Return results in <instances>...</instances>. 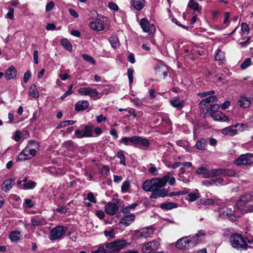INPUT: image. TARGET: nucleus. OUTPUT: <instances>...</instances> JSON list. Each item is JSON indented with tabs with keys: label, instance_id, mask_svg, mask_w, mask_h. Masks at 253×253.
<instances>
[{
	"label": "nucleus",
	"instance_id": "obj_1",
	"mask_svg": "<svg viewBox=\"0 0 253 253\" xmlns=\"http://www.w3.org/2000/svg\"><path fill=\"white\" fill-rule=\"evenodd\" d=\"M170 173L168 172L167 175L161 178H153L151 180H146L142 184V189L147 192L151 191L156 189L157 188L164 187L169 179Z\"/></svg>",
	"mask_w": 253,
	"mask_h": 253
},
{
	"label": "nucleus",
	"instance_id": "obj_2",
	"mask_svg": "<svg viewBox=\"0 0 253 253\" xmlns=\"http://www.w3.org/2000/svg\"><path fill=\"white\" fill-rule=\"evenodd\" d=\"M198 243V239L189 236L178 239L176 243V247L180 250L185 251L193 248Z\"/></svg>",
	"mask_w": 253,
	"mask_h": 253
},
{
	"label": "nucleus",
	"instance_id": "obj_3",
	"mask_svg": "<svg viewBox=\"0 0 253 253\" xmlns=\"http://www.w3.org/2000/svg\"><path fill=\"white\" fill-rule=\"evenodd\" d=\"M251 200V196L249 194L242 195L236 203V210L242 213L253 212V206L248 204Z\"/></svg>",
	"mask_w": 253,
	"mask_h": 253
},
{
	"label": "nucleus",
	"instance_id": "obj_4",
	"mask_svg": "<svg viewBox=\"0 0 253 253\" xmlns=\"http://www.w3.org/2000/svg\"><path fill=\"white\" fill-rule=\"evenodd\" d=\"M130 245V243L126 240H116L105 245L106 251L107 253H119L125 247Z\"/></svg>",
	"mask_w": 253,
	"mask_h": 253
},
{
	"label": "nucleus",
	"instance_id": "obj_5",
	"mask_svg": "<svg viewBox=\"0 0 253 253\" xmlns=\"http://www.w3.org/2000/svg\"><path fill=\"white\" fill-rule=\"evenodd\" d=\"M120 143L125 145H129L131 144L134 145H140L143 146L148 147L150 143L149 140L139 136H133L132 137H124L120 141Z\"/></svg>",
	"mask_w": 253,
	"mask_h": 253
},
{
	"label": "nucleus",
	"instance_id": "obj_6",
	"mask_svg": "<svg viewBox=\"0 0 253 253\" xmlns=\"http://www.w3.org/2000/svg\"><path fill=\"white\" fill-rule=\"evenodd\" d=\"M230 242L233 248L238 250H247L249 246L243 237L238 234H233L230 238Z\"/></svg>",
	"mask_w": 253,
	"mask_h": 253
},
{
	"label": "nucleus",
	"instance_id": "obj_7",
	"mask_svg": "<svg viewBox=\"0 0 253 253\" xmlns=\"http://www.w3.org/2000/svg\"><path fill=\"white\" fill-rule=\"evenodd\" d=\"M219 210V216L222 218L229 219L230 220H235L236 215L233 213V211L231 208L225 207L224 204L220 202Z\"/></svg>",
	"mask_w": 253,
	"mask_h": 253
},
{
	"label": "nucleus",
	"instance_id": "obj_8",
	"mask_svg": "<svg viewBox=\"0 0 253 253\" xmlns=\"http://www.w3.org/2000/svg\"><path fill=\"white\" fill-rule=\"evenodd\" d=\"M78 92L81 95L89 96L94 100L101 97V94L97 90L90 87L80 88L78 90Z\"/></svg>",
	"mask_w": 253,
	"mask_h": 253
},
{
	"label": "nucleus",
	"instance_id": "obj_9",
	"mask_svg": "<svg viewBox=\"0 0 253 253\" xmlns=\"http://www.w3.org/2000/svg\"><path fill=\"white\" fill-rule=\"evenodd\" d=\"M234 164L237 166H251L253 164V154L251 153L242 154L237 158Z\"/></svg>",
	"mask_w": 253,
	"mask_h": 253
},
{
	"label": "nucleus",
	"instance_id": "obj_10",
	"mask_svg": "<svg viewBox=\"0 0 253 253\" xmlns=\"http://www.w3.org/2000/svg\"><path fill=\"white\" fill-rule=\"evenodd\" d=\"M67 228L63 226H58L51 229L49 239L51 241L60 238L66 232Z\"/></svg>",
	"mask_w": 253,
	"mask_h": 253
},
{
	"label": "nucleus",
	"instance_id": "obj_11",
	"mask_svg": "<svg viewBox=\"0 0 253 253\" xmlns=\"http://www.w3.org/2000/svg\"><path fill=\"white\" fill-rule=\"evenodd\" d=\"M154 232V228L152 226H149L135 231L134 236L137 239L140 238H147L153 234Z\"/></svg>",
	"mask_w": 253,
	"mask_h": 253
},
{
	"label": "nucleus",
	"instance_id": "obj_12",
	"mask_svg": "<svg viewBox=\"0 0 253 253\" xmlns=\"http://www.w3.org/2000/svg\"><path fill=\"white\" fill-rule=\"evenodd\" d=\"M160 243L158 241L153 240L143 245L142 251L143 253H150L153 251L158 249Z\"/></svg>",
	"mask_w": 253,
	"mask_h": 253
},
{
	"label": "nucleus",
	"instance_id": "obj_13",
	"mask_svg": "<svg viewBox=\"0 0 253 253\" xmlns=\"http://www.w3.org/2000/svg\"><path fill=\"white\" fill-rule=\"evenodd\" d=\"M92 133V127L90 126H86L84 129H77L75 131V137L78 138L83 137H91Z\"/></svg>",
	"mask_w": 253,
	"mask_h": 253
},
{
	"label": "nucleus",
	"instance_id": "obj_14",
	"mask_svg": "<svg viewBox=\"0 0 253 253\" xmlns=\"http://www.w3.org/2000/svg\"><path fill=\"white\" fill-rule=\"evenodd\" d=\"M119 209V206L117 203L115 202H108L104 207V210L107 214L109 215H114L116 214Z\"/></svg>",
	"mask_w": 253,
	"mask_h": 253
},
{
	"label": "nucleus",
	"instance_id": "obj_15",
	"mask_svg": "<svg viewBox=\"0 0 253 253\" xmlns=\"http://www.w3.org/2000/svg\"><path fill=\"white\" fill-rule=\"evenodd\" d=\"M140 25L143 31L146 33L154 32L156 30L155 26L153 24L150 25L145 18L140 20Z\"/></svg>",
	"mask_w": 253,
	"mask_h": 253
},
{
	"label": "nucleus",
	"instance_id": "obj_16",
	"mask_svg": "<svg viewBox=\"0 0 253 253\" xmlns=\"http://www.w3.org/2000/svg\"><path fill=\"white\" fill-rule=\"evenodd\" d=\"M240 125L239 124H237L235 125L227 126L222 130V133L224 135L233 136L237 134L238 130L237 127Z\"/></svg>",
	"mask_w": 253,
	"mask_h": 253
},
{
	"label": "nucleus",
	"instance_id": "obj_17",
	"mask_svg": "<svg viewBox=\"0 0 253 253\" xmlns=\"http://www.w3.org/2000/svg\"><path fill=\"white\" fill-rule=\"evenodd\" d=\"M210 178L214 176H217L221 175L232 176V175L229 173V172L224 169H214L210 170Z\"/></svg>",
	"mask_w": 253,
	"mask_h": 253
},
{
	"label": "nucleus",
	"instance_id": "obj_18",
	"mask_svg": "<svg viewBox=\"0 0 253 253\" xmlns=\"http://www.w3.org/2000/svg\"><path fill=\"white\" fill-rule=\"evenodd\" d=\"M238 103L240 107L244 108H247L251 105L252 100L250 97H248L245 95H242L240 97Z\"/></svg>",
	"mask_w": 253,
	"mask_h": 253
},
{
	"label": "nucleus",
	"instance_id": "obj_19",
	"mask_svg": "<svg viewBox=\"0 0 253 253\" xmlns=\"http://www.w3.org/2000/svg\"><path fill=\"white\" fill-rule=\"evenodd\" d=\"M162 188H157L156 189L152 190V193L150 198L156 199L159 197H164L167 194V191L165 189Z\"/></svg>",
	"mask_w": 253,
	"mask_h": 253
},
{
	"label": "nucleus",
	"instance_id": "obj_20",
	"mask_svg": "<svg viewBox=\"0 0 253 253\" xmlns=\"http://www.w3.org/2000/svg\"><path fill=\"white\" fill-rule=\"evenodd\" d=\"M135 216L134 214H130L124 216L121 220L120 224L125 227L129 226L134 220Z\"/></svg>",
	"mask_w": 253,
	"mask_h": 253
},
{
	"label": "nucleus",
	"instance_id": "obj_21",
	"mask_svg": "<svg viewBox=\"0 0 253 253\" xmlns=\"http://www.w3.org/2000/svg\"><path fill=\"white\" fill-rule=\"evenodd\" d=\"M210 170L209 169L207 166L205 165L198 168L196 171V173L198 175H203L205 178H210Z\"/></svg>",
	"mask_w": 253,
	"mask_h": 253
},
{
	"label": "nucleus",
	"instance_id": "obj_22",
	"mask_svg": "<svg viewBox=\"0 0 253 253\" xmlns=\"http://www.w3.org/2000/svg\"><path fill=\"white\" fill-rule=\"evenodd\" d=\"M17 74V71L14 67L10 66L5 71V78L6 80L14 79Z\"/></svg>",
	"mask_w": 253,
	"mask_h": 253
},
{
	"label": "nucleus",
	"instance_id": "obj_23",
	"mask_svg": "<svg viewBox=\"0 0 253 253\" xmlns=\"http://www.w3.org/2000/svg\"><path fill=\"white\" fill-rule=\"evenodd\" d=\"M14 181L13 179H9L4 181L1 186V190L5 192L10 190L13 187Z\"/></svg>",
	"mask_w": 253,
	"mask_h": 253
},
{
	"label": "nucleus",
	"instance_id": "obj_24",
	"mask_svg": "<svg viewBox=\"0 0 253 253\" xmlns=\"http://www.w3.org/2000/svg\"><path fill=\"white\" fill-rule=\"evenodd\" d=\"M89 106V102L87 100L79 101L75 106L76 111H83L86 109Z\"/></svg>",
	"mask_w": 253,
	"mask_h": 253
},
{
	"label": "nucleus",
	"instance_id": "obj_25",
	"mask_svg": "<svg viewBox=\"0 0 253 253\" xmlns=\"http://www.w3.org/2000/svg\"><path fill=\"white\" fill-rule=\"evenodd\" d=\"M45 224V220L42 217L33 216L31 218V225L33 226H39Z\"/></svg>",
	"mask_w": 253,
	"mask_h": 253
},
{
	"label": "nucleus",
	"instance_id": "obj_26",
	"mask_svg": "<svg viewBox=\"0 0 253 253\" xmlns=\"http://www.w3.org/2000/svg\"><path fill=\"white\" fill-rule=\"evenodd\" d=\"M21 232L18 230H14L10 232L9 239L12 242H18L21 237Z\"/></svg>",
	"mask_w": 253,
	"mask_h": 253
},
{
	"label": "nucleus",
	"instance_id": "obj_27",
	"mask_svg": "<svg viewBox=\"0 0 253 253\" xmlns=\"http://www.w3.org/2000/svg\"><path fill=\"white\" fill-rule=\"evenodd\" d=\"M27 148H25L18 155V156L16 158L17 161H23L27 160H29L31 158V157L29 156Z\"/></svg>",
	"mask_w": 253,
	"mask_h": 253
},
{
	"label": "nucleus",
	"instance_id": "obj_28",
	"mask_svg": "<svg viewBox=\"0 0 253 253\" xmlns=\"http://www.w3.org/2000/svg\"><path fill=\"white\" fill-rule=\"evenodd\" d=\"M89 26L92 29L96 31H102L104 29L103 24L97 20L90 22Z\"/></svg>",
	"mask_w": 253,
	"mask_h": 253
},
{
	"label": "nucleus",
	"instance_id": "obj_29",
	"mask_svg": "<svg viewBox=\"0 0 253 253\" xmlns=\"http://www.w3.org/2000/svg\"><path fill=\"white\" fill-rule=\"evenodd\" d=\"M195 192L190 193L187 195L186 200L190 202H192L196 201L200 197V194L197 189L195 190Z\"/></svg>",
	"mask_w": 253,
	"mask_h": 253
},
{
	"label": "nucleus",
	"instance_id": "obj_30",
	"mask_svg": "<svg viewBox=\"0 0 253 253\" xmlns=\"http://www.w3.org/2000/svg\"><path fill=\"white\" fill-rule=\"evenodd\" d=\"M219 106L218 104H214L211 105V107L209 112L210 113L211 116L214 120V117H217V113L220 112L218 111Z\"/></svg>",
	"mask_w": 253,
	"mask_h": 253
},
{
	"label": "nucleus",
	"instance_id": "obj_31",
	"mask_svg": "<svg viewBox=\"0 0 253 253\" xmlns=\"http://www.w3.org/2000/svg\"><path fill=\"white\" fill-rule=\"evenodd\" d=\"M170 102L173 107L178 109H181L183 106V101L177 98H173Z\"/></svg>",
	"mask_w": 253,
	"mask_h": 253
},
{
	"label": "nucleus",
	"instance_id": "obj_32",
	"mask_svg": "<svg viewBox=\"0 0 253 253\" xmlns=\"http://www.w3.org/2000/svg\"><path fill=\"white\" fill-rule=\"evenodd\" d=\"M133 5L136 10H140L145 5V0H133Z\"/></svg>",
	"mask_w": 253,
	"mask_h": 253
},
{
	"label": "nucleus",
	"instance_id": "obj_33",
	"mask_svg": "<svg viewBox=\"0 0 253 253\" xmlns=\"http://www.w3.org/2000/svg\"><path fill=\"white\" fill-rule=\"evenodd\" d=\"M217 97L215 95L211 96L210 97H207L205 99H203L200 103V105L201 106L204 105L206 106L207 104H209L211 102H213L217 100Z\"/></svg>",
	"mask_w": 253,
	"mask_h": 253
},
{
	"label": "nucleus",
	"instance_id": "obj_34",
	"mask_svg": "<svg viewBox=\"0 0 253 253\" xmlns=\"http://www.w3.org/2000/svg\"><path fill=\"white\" fill-rule=\"evenodd\" d=\"M29 94L35 98H37L39 97V93L37 89L35 84H33L30 86L29 88Z\"/></svg>",
	"mask_w": 253,
	"mask_h": 253
},
{
	"label": "nucleus",
	"instance_id": "obj_35",
	"mask_svg": "<svg viewBox=\"0 0 253 253\" xmlns=\"http://www.w3.org/2000/svg\"><path fill=\"white\" fill-rule=\"evenodd\" d=\"M220 203V201H214L211 199H207L206 200L201 201V203L205 205H212L213 206H218L219 205Z\"/></svg>",
	"mask_w": 253,
	"mask_h": 253
},
{
	"label": "nucleus",
	"instance_id": "obj_36",
	"mask_svg": "<svg viewBox=\"0 0 253 253\" xmlns=\"http://www.w3.org/2000/svg\"><path fill=\"white\" fill-rule=\"evenodd\" d=\"M177 207V205L176 204L171 202H169L167 203H164L160 205V207L162 209L164 210H171Z\"/></svg>",
	"mask_w": 253,
	"mask_h": 253
},
{
	"label": "nucleus",
	"instance_id": "obj_37",
	"mask_svg": "<svg viewBox=\"0 0 253 253\" xmlns=\"http://www.w3.org/2000/svg\"><path fill=\"white\" fill-rule=\"evenodd\" d=\"M109 42L113 48H117L119 46V39L117 37H111Z\"/></svg>",
	"mask_w": 253,
	"mask_h": 253
},
{
	"label": "nucleus",
	"instance_id": "obj_38",
	"mask_svg": "<svg viewBox=\"0 0 253 253\" xmlns=\"http://www.w3.org/2000/svg\"><path fill=\"white\" fill-rule=\"evenodd\" d=\"M206 146V141L203 138L199 140L196 144V146L197 149L201 150H204Z\"/></svg>",
	"mask_w": 253,
	"mask_h": 253
},
{
	"label": "nucleus",
	"instance_id": "obj_39",
	"mask_svg": "<svg viewBox=\"0 0 253 253\" xmlns=\"http://www.w3.org/2000/svg\"><path fill=\"white\" fill-rule=\"evenodd\" d=\"M37 185V183L35 181H30L23 184V189L27 190L34 188Z\"/></svg>",
	"mask_w": 253,
	"mask_h": 253
},
{
	"label": "nucleus",
	"instance_id": "obj_40",
	"mask_svg": "<svg viewBox=\"0 0 253 253\" xmlns=\"http://www.w3.org/2000/svg\"><path fill=\"white\" fill-rule=\"evenodd\" d=\"M61 44L68 51H71L72 49V46L70 42L67 39H62L61 41Z\"/></svg>",
	"mask_w": 253,
	"mask_h": 253
},
{
	"label": "nucleus",
	"instance_id": "obj_41",
	"mask_svg": "<svg viewBox=\"0 0 253 253\" xmlns=\"http://www.w3.org/2000/svg\"><path fill=\"white\" fill-rule=\"evenodd\" d=\"M214 120L227 122L229 121V119L228 117L224 115L221 112H218L217 117H214Z\"/></svg>",
	"mask_w": 253,
	"mask_h": 253
},
{
	"label": "nucleus",
	"instance_id": "obj_42",
	"mask_svg": "<svg viewBox=\"0 0 253 253\" xmlns=\"http://www.w3.org/2000/svg\"><path fill=\"white\" fill-rule=\"evenodd\" d=\"M117 157L120 159V163L123 166H126L125 156L122 151H119L117 154Z\"/></svg>",
	"mask_w": 253,
	"mask_h": 253
},
{
	"label": "nucleus",
	"instance_id": "obj_43",
	"mask_svg": "<svg viewBox=\"0 0 253 253\" xmlns=\"http://www.w3.org/2000/svg\"><path fill=\"white\" fill-rule=\"evenodd\" d=\"M82 57L86 61L90 63L92 65L95 64L96 62L92 56L86 54H84L82 55Z\"/></svg>",
	"mask_w": 253,
	"mask_h": 253
},
{
	"label": "nucleus",
	"instance_id": "obj_44",
	"mask_svg": "<svg viewBox=\"0 0 253 253\" xmlns=\"http://www.w3.org/2000/svg\"><path fill=\"white\" fill-rule=\"evenodd\" d=\"M225 54L224 52L221 51L220 49H218L215 56V60L217 61H221L224 59Z\"/></svg>",
	"mask_w": 253,
	"mask_h": 253
},
{
	"label": "nucleus",
	"instance_id": "obj_45",
	"mask_svg": "<svg viewBox=\"0 0 253 253\" xmlns=\"http://www.w3.org/2000/svg\"><path fill=\"white\" fill-rule=\"evenodd\" d=\"M251 63V59L250 58H246L240 65L242 69H245L248 68Z\"/></svg>",
	"mask_w": 253,
	"mask_h": 253
},
{
	"label": "nucleus",
	"instance_id": "obj_46",
	"mask_svg": "<svg viewBox=\"0 0 253 253\" xmlns=\"http://www.w3.org/2000/svg\"><path fill=\"white\" fill-rule=\"evenodd\" d=\"M130 188V182L129 181H125L122 184L121 190L123 192H126Z\"/></svg>",
	"mask_w": 253,
	"mask_h": 253
},
{
	"label": "nucleus",
	"instance_id": "obj_47",
	"mask_svg": "<svg viewBox=\"0 0 253 253\" xmlns=\"http://www.w3.org/2000/svg\"><path fill=\"white\" fill-rule=\"evenodd\" d=\"M188 6L194 10H199V4L197 2H195L193 0H190Z\"/></svg>",
	"mask_w": 253,
	"mask_h": 253
},
{
	"label": "nucleus",
	"instance_id": "obj_48",
	"mask_svg": "<svg viewBox=\"0 0 253 253\" xmlns=\"http://www.w3.org/2000/svg\"><path fill=\"white\" fill-rule=\"evenodd\" d=\"M241 31L244 34H248L250 31L249 25L246 23H242L241 24Z\"/></svg>",
	"mask_w": 253,
	"mask_h": 253
},
{
	"label": "nucleus",
	"instance_id": "obj_49",
	"mask_svg": "<svg viewBox=\"0 0 253 253\" xmlns=\"http://www.w3.org/2000/svg\"><path fill=\"white\" fill-rule=\"evenodd\" d=\"M104 235L106 237H109L110 238H114L115 237V234L113 229H111L109 231L105 230L104 232Z\"/></svg>",
	"mask_w": 253,
	"mask_h": 253
},
{
	"label": "nucleus",
	"instance_id": "obj_50",
	"mask_svg": "<svg viewBox=\"0 0 253 253\" xmlns=\"http://www.w3.org/2000/svg\"><path fill=\"white\" fill-rule=\"evenodd\" d=\"M133 70L131 68H128L127 69L128 78L129 79V83L130 84H132L133 79Z\"/></svg>",
	"mask_w": 253,
	"mask_h": 253
},
{
	"label": "nucleus",
	"instance_id": "obj_51",
	"mask_svg": "<svg viewBox=\"0 0 253 253\" xmlns=\"http://www.w3.org/2000/svg\"><path fill=\"white\" fill-rule=\"evenodd\" d=\"M87 199L91 203H96V199L94 197L93 194L91 192H89L87 194Z\"/></svg>",
	"mask_w": 253,
	"mask_h": 253
},
{
	"label": "nucleus",
	"instance_id": "obj_52",
	"mask_svg": "<svg viewBox=\"0 0 253 253\" xmlns=\"http://www.w3.org/2000/svg\"><path fill=\"white\" fill-rule=\"evenodd\" d=\"M214 93V91L212 90H211V91H209L203 92L199 93L198 94V95L199 96L201 97H206L208 95H210L213 94Z\"/></svg>",
	"mask_w": 253,
	"mask_h": 253
},
{
	"label": "nucleus",
	"instance_id": "obj_53",
	"mask_svg": "<svg viewBox=\"0 0 253 253\" xmlns=\"http://www.w3.org/2000/svg\"><path fill=\"white\" fill-rule=\"evenodd\" d=\"M24 205H25V206L26 208H31L34 205V204L33 202H32V201L31 200H30V199H26L25 200V202H24Z\"/></svg>",
	"mask_w": 253,
	"mask_h": 253
},
{
	"label": "nucleus",
	"instance_id": "obj_54",
	"mask_svg": "<svg viewBox=\"0 0 253 253\" xmlns=\"http://www.w3.org/2000/svg\"><path fill=\"white\" fill-rule=\"evenodd\" d=\"M6 16L10 19H13L14 18V9L11 7H9L8 12L6 14Z\"/></svg>",
	"mask_w": 253,
	"mask_h": 253
},
{
	"label": "nucleus",
	"instance_id": "obj_55",
	"mask_svg": "<svg viewBox=\"0 0 253 253\" xmlns=\"http://www.w3.org/2000/svg\"><path fill=\"white\" fill-rule=\"evenodd\" d=\"M205 234H206V233H205V231L204 230H201L199 231L198 232V233L196 234L195 236H191V237H195V239H198L199 240V242H200L199 238L201 236H205Z\"/></svg>",
	"mask_w": 253,
	"mask_h": 253
},
{
	"label": "nucleus",
	"instance_id": "obj_56",
	"mask_svg": "<svg viewBox=\"0 0 253 253\" xmlns=\"http://www.w3.org/2000/svg\"><path fill=\"white\" fill-rule=\"evenodd\" d=\"M73 143L72 140H68L63 144V147L66 149H70L73 147Z\"/></svg>",
	"mask_w": 253,
	"mask_h": 253
},
{
	"label": "nucleus",
	"instance_id": "obj_57",
	"mask_svg": "<svg viewBox=\"0 0 253 253\" xmlns=\"http://www.w3.org/2000/svg\"><path fill=\"white\" fill-rule=\"evenodd\" d=\"M31 77V73L29 71H27L24 75L23 81L26 83L29 80Z\"/></svg>",
	"mask_w": 253,
	"mask_h": 253
},
{
	"label": "nucleus",
	"instance_id": "obj_58",
	"mask_svg": "<svg viewBox=\"0 0 253 253\" xmlns=\"http://www.w3.org/2000/svg\"><path fill=\"white\" fill-rule=\"evenodd\" d=\"M39 147L38 144L35 141H31L29 143L26 148L29 149V148H34L33 147H36L38 148Z\"/></svg>",
	"mask_w": 253,
	"mask_h": 253
},
{
	"label": "nucleus",
	"instance_id": "obj_59",
	"mask_svg": "<svg viewBox=\"0 0 253 253\" xmlns=\"http://www.w3.org/2000/svg\"><path fill=\"white\" fill-rule=\"evenodd\" d=\"M212 179L213 181H214V184L215 185H218L219 184H223V179L221 177L212 178Z\"/></svg>",
	"mask_w": 253,
	"mask_h": 253
},
{
	"label": "nucleus",
	"instance_id": "obj_60",
	"mask_svg": "<svg viewBox=\"0 0 253 253\" xmlns=\"http://www.w3.org/2000/svg\"><path fill=\"white\" fill-rule=\"evenodd\" d=\"M91 253H107V251L104 246H101L96 251L92 252Z\"/></svg>",
	"mask_w": 253,
	"mask_h": 253
},
{
	"label": "nucleus",
	"instance_id": "obj_61",
	"mask_svg": "<svg viewBox=\"0 0 253 253\" xmlns=\"http://www.w3.org/2000/svg\"><path fill=\"white\" fill-rule=\"evenodd\" d=\"M109 7L114 10H118L119 7L118 5L113 2H109L108 3Z\"/></svg>",
	"mask_w": 253,
	"mask_h": 253
},
{
	"label": "nucleus",
	"instance_id": "obj_62",
	"mask_svg": "<svg viewBox=\"0 0 253 253\" xmlns=\"http://www.w3.org/2000/svg\"><path fill=\"white\" fill-rule=\"evenodd\" d=\"M54 6V3L52 1H50L48 2L45 7L46 11H50L52 10Z\"/></svg>",
	"mask_w": 253,
	"mask_h": 253
},
{
	"label": "nucleus",
	"instance_id": "obj_63",
	"mask_svg": "<svg viewBox=\"0 0 253 253\" xmlns=\"http://www.w3.org/2000/svg\"><path fill=\"white\" fill-rule=\"evenodd\" d=\"M21 131L19 130H17L15 132V135L14 137V139L16 142H18L20 141V138H21Z\"/></svg>",
	"mask_w": 253,
	"mask_h": 253
},
{
	"label": "nucleus",
	"instance_id": "obj_64",
	"mask_svg": "<svg viewBox=\"0 0 253 253\" xmlns=\"http://www.w3.org/2000/svg\"><path fill=\"white\" fill-rule=\"evenodd\" d=\"M96 215L100 219H102L105 217L104 212L102 211H101V210L97 211H96Z\"/></svg>",
	"mask_w": 253,
	"mask_h": 253
}]
</instances>
